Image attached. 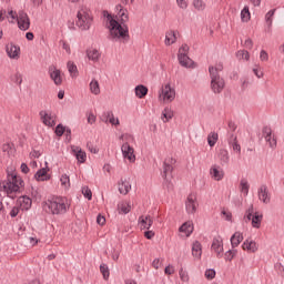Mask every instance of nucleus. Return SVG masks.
<instances>
[{
	"label": "nucleus",
	"mask_w": 284,
	"mask_h": 284,
	"mask_svg": "<svg viewBox=\"0 0 284 284\" xmlns=\"http://www.w3.org/2000/svg\"><path fill=\"white\" fill-rule=\"evenodd\" d=\"M164 273H165L168 276H172V274H174V266L168 265V266L164 268Z\"/></svg>",
	"instance_id": "62"
},
{
	"label": "nucleus",
	"mask_w": 284,
	"mask_h": 284,
	"mask_svg": "<svg viewBox=\"0 0 284 284\" xmlns=\"http://www.w3.org/2000/svg\"><path fill=\"white\" fill-rule=\"evenodd\" d=\"M16 21L18 23L19 30H21L22 32L30 30V17L26 11H18V20Z\"/></svg>",
	"instance_id": "11"
},
{
	"label": "nucleus",
	"mask_w": 284,
	"mask_h": 284,
	"mask_svg": "<svg viewBox=\"0 0 284 284\" xmlns=\"http://www.w3.org/2000/svg\"><path fill=\"white\" fill-rule=\"evenodd\" d=\"M260 60H261V61H270V54H267V51L262 50V51L260 52Z\"/></svg>",
	"instance_id": "60"
},
{
	"label": "nucleus",
	"mask_w": 284,
	"mask_h": 284,
	"mask_svg": "<svg viewBox=\"0 0 284 284\" xmlns=\"http://www.w3.org/2000/svg\"><path fill=\"white\" fill-rule=\"evenodd\" d=\"M237 59H242L244 61H250V52L245 50H240L236 53Z\"/></svg>",
	"instance_id": "53"
},
{
	"label": "nucleus",
	"mask_w": 284,
	"mask_h": 284,
	"mask_svg": "<svg viewBox=\"0 0 284 284\" xmlns=\"http://www.w3.org/2000/svg\"><path fill=\"white\" fill-rule=\"evenodd\" d=\"M67 68L72 79H77L79 77V69L77 68V64H74L73 61H69L67 63Z\"/></svg>",
	"instance_id": "39"
},
{
	"label": "nucleus",
	"mask_w": 284,
	"mask_h": 284,
	"mask_svg": "<svg viewBox=\"0 0 284 284\" xmlns=\"http://www.w3.org/2000/svg\"><path fill=\"white\" fill-rule=\"evenodd\" d=\"M172 116H174V112H172V109L165 108L162 111V121H163V123H168V121H170L172 119Z\"/></svg>",
	"instance_id": "42"
},
{
	"label": "nucleus",
	"mask_w": 284,
	"mask_h": 284,
	"mask_svg": "<svg viewBox=\"0 0 284 284\" xmlns=\"http://www.w3.org/2000/svg\"><path fill=\"white\" fill-rule=\"evenodd\" d=\"M121 152L124 161H129V163H136V154L134 153V146L122 143Z\"/></svg>",
	"instance_id": "10"
},
{
	"label": "nucleus",
	"mask_w": 284,
	"mask_h": 284,
	"mask_svg": "<svg viewBox=\"0 0 284 284\" xmlns=\"http://www.w3.org/2000/svg\"><path fill=\"white\" fill-rule=\"evenodd\" d=\"M116 17L119 21L112 17V14L105 12L104 17H106L108 29L110 32L111 41H121L122 43H128L130 41V29L124 23L130 21V16L128 13V9L123 7V4H116Z\"/></svg>",
	"instance_id": "1"
},
{
	"label": "nucleus",
	"mask_w": 284,
	"mask_h": 284,
	"mask_svg": "<svg viewBox=\"0 0 284 284\" xmlns=\"http://www.w3.org/2000/svg\"><path fill=\"white\" fill-rule=\"evenodd\" d=\"M211 77V90L214 94H221L225 90V80L221 77L223 72V63H217L214 67L209 68Z\"/></svg>",
	"instance_id": "3"
},
{
	"label": "nucleus",
	"mask_w": 284,
	"mask_h": 284,
	"mask_svg": "<svg viewBox=\"0 0 284 284\" xmlns=\"http://www.w3.org/2000/svg\"><path fill=\"white\" fill-rule=\"evenodd\" d=\"M6 50L9 59L18 60L19 57H21V48L19 45L9 43L7 44Z\"/></svg>",
	"instance_id": "17"
},
{
	"label": "nucleus",
	"mask_w": 284,
	"mask_h": 284,
	"mask_svg": "<svg viewBox=\"0 0 284 284\" xmlns=\"http://www.w3.org/2000/svg\"><path fill=\"white\" fill-rule=\"evenodd\" d=\"M254 214H256V212H254V205L251 204V205L248 206V209H247V210L245 211V213H244V220H245V221H252Z\"/></svg>",
	"instance_id": "46"
},
{
	"label": "nucleus",
	"mask_w": 284,
	"mask_h": 284,
	"mask_svg": "<svg viewBox=\"0 0 284 284\" xmlns=\"http://www.w3.org/2000/svg\"><path fill=\"white\" fill-rule=\"evenodd\" d=\"M102 121L103 123H110L111 125H121L119 118H115L112 111H105L102 114Z\"/></svg>",
	"instance_id": "20"
},
{
	"label": "nucleus",
	"mask_w": 284,
	"mask_h": 284,
	"mask_svg": "<svg viewBox=\"0 0 284 284\" xmlns=\"http://www.w3.org/2000/svg\"><path fill=\"white\" fill-rule=\"evenodd\" d=\"M240 192L243 196H247V194H250V181L245 178L240 181Z\"/></svg>",
	"instance_id": "37"
},
{
	"label": "nucleus",
	"mask_w": 284,
	"mask_h": 284,
	"mask_svg": "<svg viewBox=\"0 0 284 284\" xmlns=\"http://www.w3.org/2000/svg\"><path fill=\"white\" fill-rule=\"evenodd\" d=\"M240 17H241L242 23H250L252 19V13L250 12L248 6H244V8L241 10Z\"/></svg>",
	"instance_id": "36"
},
{
	"label": "nucleus",
	"mask_w": 284,
	"mask_h": 284,
	"mask_svg": "<svg viewBox=\"0 0 284 284\" xmlns=\"http://www.w3.org/2000/svg\"><path fill=\"white\" fill-rule=\"evenodd\" d=\"M211 251L214 252L216 255V258H223V237L221 235H217L213 239L211 244Z\"/></svg>",
	"instance_id": "13"
},
{
	"label": "nucleus",
	"mask_w": 284,
	"mask_h": 284,
	"mask_svg": "<svg viewBox=\"0 0 284 284\" xmlns=\"http://www.w3.org/2000/svg\"><path fill=\"white\" fill-rule=\"evenodd\" d=\"M87 57L89 61H92L93 63H99L101 59V51L99 49L90 48L87 50Z\"/></svg>",
	"instance_id": "23"
},
{
	"label": "nucleus",
	"mask_w": 284,
	"mask_h": 284,
	"mask_svg": "<svg viewBox=\"0 0 284 284\" xmlns=\"http://www.w3.org/2000/svg\"><path fill=\"white\" fill-rule=\"evenodd\" d=\"M262 223H263V213L255 212L253 215V219H251L252 227H254L255 230H260Z\"/></svg>",
	"instance_id": "31"
},
{
	"label": "nucleus",
	"mask_w": 284,
	"mask_h": 284,
	"mask_svg": "<svg viewBox=\"0 0 284 284\" xmlns=\"http://www.w3.org/2000/svg\"><path fill=\"white\" fill-rule=\"evenodd\" d=\"M236 254H239V251L236 248L232 247V250H229L224 253V261L232 262L234 260V257L236 256Z\"/></svg>",
	"instance_id": "43"
},
{
	"label": "nucleus",
	"mask_w": 284,
	"mask_h": 284,
	"mask_svg": "<svg viewBox=\"0 0 284 284\" xmlns=\"http://www.w3.org/2000/svg\"><path fill=\"white\" fill-rule=\"evenodd\" d=\"M161 103H172L176 99V89L170 82L163 84L158 93Z\"/></svg>",
	"instance_id": "6"
},
{
	"label": "nucleus",
	"mask_w": 284,
	"mask_h": 284,
	"mask_svg": "<svg viewBox=\"0 0 284 284\" xmlns=\"http://www.w3.org/2000/svg\"><path fill=\"white\" fill-rule=\"evenodd\" d=\"M17 205L22 212H28L32 207V199L28 195H22L17 200Z\"/></svg>",
	"instance_id": "15"
},
{
	"label": "nucleus",
	"mask_w": 284,
	"mask_h": 284,
	"mask_svg": "<svg viewBox=\"0 0 284 284\" xmlns=\"http://www.w3.org/2000/svg\"><path fill=\"white\" fill-rule=\"evenodd\" d=\"M34 179L36 181H50V176L48 175V168H42L40 170L37 171V173L34 174Z\"/></svg>",
	"instance_id": "35"
},
{
	"label": "nucleus",
	"mask_w": 284,
	"mask_h": 284,
	"mask_svg": "<svg viewBox=\"0 0 284 284\" xmlns=\"http://www.w3.org/2000/svg\"><path fill=\"white\" fill-rule=\"evenodd\" d=\"M204 276L207 281H213V278H216V271L214 268H209L205 271Z\"/></svg>",
	"instance_id": "52"
},
{
	"label": "nucleus",
	"mask_w": 284,
	"mask_h": 284,
	"mask_svg": "<svg viewBox=\"0 0 284 284\" xmlns=\"http://www.w3.org/2000/svg\"><path fill=\"white\" fill-rule=\"evenodd\" d=\"M118 185H119L120 194H123V195L129 194L130 190H132V184L128 179H121Z\"/></svg>",
	"instance_id": "24"
},
{
	"label": "nucleus",
	"mask_w": 284,
	"mask_h": 284,
	"mask_svg": "<svg viewBox=\"0 0 284 284\" xmlns=\"http://www.w3.org/2000/svg\"><path fill=\"white\" fill-rule=\"evenodd\" d=\"M2 187L7 194L19 192V190L23 187V180L21 176L17 175V172L7 171V181L3 182Z\"/></svg>",
	"instance_id": "4"
},
{
	"label": "nucleus",
	"mask_w": 284,
	"mask_h": 284,
	"mask_svg": "<svg viewBox=\"0 0 284 284\" xmlns=\"http://www.w3.org/2000/svg\"><path fill=\"white\" fill-rule=\"evenodd\" d=\"M257 196H258V200L262 201V203H265L266 205L272 200V197L270 195V190L267 189V186L265 184H262L258 187Z\"/></svg>",
	"instance_id": "16"
},
{
	"label": "nucleus",
	"mask_w": 284,
	"mask_h": 284,
	"mask_svg": "<svg viewBox=\"0 0 284 284\" xmlns=\"http://www.w3.org/2000/svg\"><path fill=\"white\" fill-rule=\"evenodd\" d=\"M55 134L57 136H61L62 134H65V126H63V124H58L55 128Z\"/></svg>",
	"instance_id": "56"
},
{
	"label": "nucleus",
	"mask_w": 284,
	"mask_h": 284,
	"mask_svg": "<svg viewBox=\"0 0 284 284\" xmlns=\"http://www.w3.org/2000/svg\"><path fill=\"white\" fill-rule=\"evenodd\" d=\"M176 163V160L172 156L165 158L162 166L161 176L164 179V181H170L172 179V172L174 171V165Z\"/></svg>",
	"instance_id": "7"
},
{
	"label": "nucleus",
	"mask_w": 284,
	"mask_h": 284,
	"mask_svg": "<svg viewBox=\"0 0 284 284\" xmlns=\"http://www.w3.org/2000/svg\"><path fill=\"white\" fill-rule=\"evenodd\" d=\"M262 136L264 139V141H266L268 148H271V150H276V145H278V141L276 139V134L274 133V131L272 130L271 126H264L262 130Z\"/></svg>",
	"instance_id": "8"
},
{
	"label": "nucleus",
	"mask_w": 284,
	"mask_h": 284,
	"mask_svg": "<svg viewBox=\"0 0 284 284\" xmlns=\"http://www.w3.org/2000/svg\"><path fill=\"white\" fill-rule=\"evenodd\" d=\"M19 210H20L19 206H13L12 210L10 211V217L14 219V217L19 216Z\"/></svg>",
	"instance_id": "61"
},
{
	"label": "nucleus",
	"mask_w": 284,
	"mask_h": 284,
	"mask_svg": "<svg viewBox=\"0 0 284 284\" xmlns=\"http://www.w3.org/2000/svg\"><path fill=\"white\" fill-rule=\"evenodd\" d=\"M217 159L222 166L227 165L230 163V152L225 149H221L217 153Z\"/></svg>",
	"instance_id": "30"
},
{
	"label": "nucleus",
	"mask_w": 284,
	"mask_h": 284,
	"mask_svg": "<svg viewBox=\"0 0 284 284\" xmlns=\"http://www.w3.org/2000/svg\"><path fill=\"white\" fill-rule=\"evenodd\" d=\"M39 116L47 128H54L57 125V114L52 113V111L42 110L39 112Z\"/></svg>",
	"instance_id": "9"
},
{
	"label": "nucleus",
	"mask_w": 284,
	"mask_h": 284,
	"mask_svg": "<svg viewBox=\"0 0 284 284\" xmlns=\"http://www.w3.org/2000/svg\"><path fill=\"white\" fill-rule=\"evenodd\" d=\"M11 81L17 85H21V83H23V75L18 71L11 77Z\"/></svg>",
	"instance_id": "51"
},
{
	"label": "nucleus",
	"mask_w": 284,
	"mask_h": 284,
	"mask_svg": "<svg viewBox=\"0 0 284 284\" xmlns=\"http://www.w3.org/2000/svg\"><path fill=\"white\" fill-rule=\"evenodd\" d=\"M138 223L141 230H150L154 223V220H152V216L150 215H141L138 220Z\"/></svg>",
	"instance_id": "21"
},
{
	"label": "nucleus",
	"mask_w": 284,
	"mask_h": 284,
	"mask_svg": "<svg viewBox=\"0 0 284 284\" xmlns=\"http://www.w3.org/2000/svg\"><path fill=\"white\" fill-rule=\"evenodd\" d=\"M70 200L65 196H55L42 202V210L53 216H63L70 210Z\"/></svg>",
	"instance_id": "2"
},
{
	"label": "nucleus",
	"mask_w": 284,
	"mask_h": 284,
	"mask_svg": "<svg viewBox=\"0 0 284 284\" xmlns=\"http://www.w3.org/2000/svg\"><path fill=\"white\" fill-rule=\"evenodd\" d=\"M135 97H138V99H143L145 97H148V87L143 85V84H139L135 87Z\"/></svg>",
	"instance_id": "40"
},
{
	"label": "nucleus",
	"mask_w": 284,
	"mask_h": 284,
	"mask_svg": "<svg viewBox=\"0 0 284 284\" xmlns=\"http://www.w3.org/2000/svg\"><path fill=\"white\" fill-rule=\"evenodd\" d=\"M222 216H223L224 221L232 222V212H230L227 210H223L222 211Z\"/></svg>",
	"instance_id": "57"
},
{
	"label": "nucleus",
	"mask_w": 284,
	"mask_h": 284,
	"mask_svg": "<svg viewBox=\"0 0 284 284\" xmlns=\"http://www.w3.org/2000/svg\"><path fill=\"white\" fill-rule=\"evenodd\" d=\"M50 79L53 80L55 85H61L63 83V78L61 77V70L57 69V67L49 68Z\"/></svg>",
	"instance_id": "19"
},
{
	"label": "nucleus",
	"mask_w": 284,
	"mask_h": 284,
	"mask_svg": "<svg viewBox=\"0 0 284 284\" xmlns=\"http://www.w3.org/2000/svg\"><path fill=\"white\" fill-rule=\"evenodd\" d=\"M100 272H101L104 281H108V278H110V268L108 267V264H101Z\"/></svg>",
	"instance_id": "49"
},
{
	"label": "nucleus",
	"mask_w": 284,
	"mask_h": 284,
	"mask_svg": "<svg viewBox=\"0 0 284 284\" xmlns=\"http://www.w3.org/2000/svg\"><path fill=\"white\" fill-rule=\"evenodd\" d=\"M72 152L78 163H85V161L88 160V154L85 153V151L81 150V148L75 146L72 149Z\"/></svg>",
	"instance_id": "26"
},
{
	"label": "nucleus",
	"mask_w": 284,
	"mask_h": 284,
	"mask_svg": "<svg viewBox=\"0 0 284 284\" xmlns=\"http://www.w3.org/2000/svg\"><path fill=\"white\" fill-rule=\"evenodd\" d=\"M190 47L187 44H182L178 51V58L180 57H189Z\"/></svg>",
	"instance_id": "47"
},
{
	"label": "nucleus",
	"mask_w": 284,
	"mask_h": 284,
	"mask_svg": "<svg viewBox=\"0 0 284 284\" xmlns=\"http://www.w3.org/2000/svg\"><path fill=\"white\" fill-rule=\"evenodd\" d=\"M230 145L231 148H233L234 152H237L239 154H241V144H239V142H233Z\"/></svg>",
	"instance_id": "64"
},
{
	"label": "nucleus",
	"mask_w": 284,
	"mask_h": 284,
	"mask_svg": "<svg viewBox=\"0 0 284 284\" xmlns=\"http://www.w3.org/2000/svg\"><path fill=\"white\" fill-rule=\"evenodd\" d=\"M241 243H243V233L237 231L231 236V245L236 250Z\"/></svg>",
	"instance_id": "32"
},
{
	"label": "nucleus",
	"mask_w": 284,
	"mask_h": 284,
	"mask_svg": "<svg viewBox=\"0 0 284 284\" xmlns=\"http://www.w3.org/2000/svg\"><path fill=\"white\" fill-rule=\"evenodd\" d=\"M132 211V203L128 201H121L118 203V214H130Z\"/></svg>",
	"instance_id": "27"
},
{
	"label": "nucleus",
	"mask_w": 284,
	"mask_h": 284,
	"mask_svg": "<svg viewBox=\"0 0 284 284\" xmlns=\"http://www.w3.org/2000/svg\"><path fill=\"white\" fill-rule=\"evenodd\" d=\"M242 250H244V252H248L250 254H255V252H258V244L256 241L247 239L243 242Z\"/></svg>",
	"instance_id": "18"
},
{
	"label": "nucleus",
	"mask_w": 284,
	"mask_h": 284,
	"mask_svg": "<svg viewBox=\"0 0 284 284\" xmlns=\"http://www.w3.org/2000/svg\"><path fill=\"white\" fill-rule=\"evenodd\" d=\"M180 232L185 236H191L192 232H194V223H192V221L184 222L180 226Z\"/></svg>",
	"instance_id": "29"
},
{
	"label": "nucleus",
	"mask_w": 284,
	"mask_h": 284,
	"mask_svg": "<svg viewBox=\"0 0 284 284\" xmlns=\"http://www.w3.org/2000/svg\"><path fill=\"white\" fill-rule=\"evenodd\" d=\"M192 256L195 261H201V256H203V245L199 241H194L192 243Z\"/></svg>",
	"instance_id": "22"
},
{
	"label": "nucleus",
	"mask_w": 284,
	"mask_h": 284,
	"mask_svg": "<svg viewBox=\"0 0 284 284\" xmlns=\"http://www.w3.org/2000/svg\"><path fill=\"white\" fill-rule=\"evenodd\" d=\"M60 183H61V186L64 189V190H70V175L68 174H62L60 176Z\"/></svg>",
	"instance_id": "44"
},
{
	"label": "nucleus",
	"mask_w": 284,
	"mask_h": 284,
	"mask_svg": "<svg viewBox=\"0 0 284 284\" xmlns=\"http://www.w3.org/2000/svg\"><path fill=\"white\" fill-rule=\"evenodd\" d=\"M89 91L94 95L99 97L101 94V84L99 83V80L92 79L89 83Z\"/></svg>",
	"instance_id": "28"
},
{
	"label": "nucleus",
	"mask_w": 284,
	"mask_h": 284,
	"mask_svg": "<svg viewBox=\"0 0 284 284\" xmlns=\"http://www.w3.org/2000/svg\"><path fill=\"white\" fill-rule=\"evenodd\" d=\"M179 277L182 283H190V273H187V271L184 268L179 270Z\"/></svg>",
	"instance_id": "45"
},
{
	"label": "nucleus",
	"mask_w": 284,
	"mask_h": 284,
	"mask_svg": "<svg viewBox=\"0 0 284 284\" xmlns=\"http://www.w3.org/2000/svg\"><path fill=\"white\" fill-rule=\"evenodd\" d=\"M62 49L67 52V54H72V50L70 49V44L65 41H62Z\"/></svg>",
	"instance_id": "63"
},
{
	"label": "nucleus",
	"mask_w": 284,
	"mask_h": 284,
	"mask_svg": "<svg viewBox=\"0 0 284 284\" xmlns=\"http://www.w3.org/2000/svg\"><path fill=\"white\" fill-rule=\"evenodd\" d=\"M77 18L78 20L75 22V26H78L80 30L87 31L92 28V22L94 21V18L92 17V11H90V9H80L78 11Z\"/></svg>",
	"instance_id": "5"
},
{
	"label": "nucleus",
	"mask_w": 284,
	"mask_h": 284,
	"mask_svg": "<svg viewBox=\"0 0 284 284\" xmlns=\"http://www.w3.org/2000/svg\"><path fill=\"white\" fill-rule=\"evenodd\" d=\"M275 13H276V9H273V10H270L265 14V22L267 23L266 32H272V23H273V19H274Z\"/></svg>",
	"instance_id": "38"
},
{
	"label": "nucleus",
	"mask_w": 284,
	"mask_h": 284,
	"mask_svg": "<svg viewBox=\"0 0 284 284\" xmlns=\"http://www.w3.org/2000/svg\"><path fill=\"white\" fill-rule=\"evenodd\" d=\"M253 74H255L256 79H263L264 77V72H263V68H261V65L255 64L252 69Z\"/></svg>",
	"instance_id": "48"
},
{
	"label": "nucleus",
	"mask_w": 284,
	"mask_h": 284,
	"mask_svg": "<svg viewBox=\"0 0 284 284\" xmlns=\"http://www.w3.org/2000/svg\"><path fill=\"white\" fill-rule=\"evenodd\" d=\"M8 17H10V19L12 21H17L19 19V13H17V11H14V10H9L8 11Z\"/></svg>",
	"instance_id": "59"
},
{
	"label": "nucleus",
	"mask_w": 284,
	"mask_h": 284,
	"mask_svg": "<svg viewBox=\"0 0 284 284\" xmlns=\"http://www.w3.org/2000/svg\"><path fill=\"white\" fill-rule=\"evenodd\" d=\"M178 60L180 65H182V68H187V69L196 68V63L194 62V60L190 58V55H182L178 58Z\"/></svg>",
	"instance_id": "25"
},
{
	"label": "nucleus",
	"mask_w": 284,
	"mask_h": 284,
	"mask_svg": "<svg viewBox=\"0 0 284 284\" xmlns=\"http://www.w3.org/2000/svg\"><path fill=\"white\" fill-rule=\"evenodd\" d=\"M185 210L187 214H196V210H199V200L196 194L192 193L186 197Z\"/></svg>",
	"instance_id": "12"
},
{
	"label": "nucleus",
	"mask_w": 284,
	"mask_h": 284,
	"mask_svg": "<svg viewBox=\"0 0 284 284\" xmlns=\"http://www.w3.org/2000/svg\"><path fill=\"white\" fill-rule=\"evenodd\" d=\"M209 174L213 181H223L225 179V171L217 164H213L210 168Z\"/></svg>",
	"instance_id": "14"
},
{
	"label": "nucleus",
	"mask_w": 284,
	"mask_h": 284,
	"mask_svg": "<svg viewBox=\"0 0 284 284\" xmlns=\"http://www.w3.org/2000/svg\"><path fill=\"white\" fill-rule=\"evenodd\" d=\"M163 265V260L161 258H155L152 262V267H154V270H159L160 267H162Z\"/></svg>",
	"instance_id": "58"
},
{
	"label": "nucleus",
	"mask_w": 284,
	"mask_h": 284,
	"mask_svg": "<svg viewBox=\"0 0 284 284\" xmlns=\"http://www.w3.org/2000/svg\"><path fill=\"white\" fill-rule=\"evenodd\" d=\"M192 7L195 12H205V10H207V2H205L204 0H193Z\"/></svg>",
	"instance_id": "34"
},
{
	"label": "nucleus",
	"mask_w": 284,
	"mask_h": 284,
	"mask_svg": "<svg viewBox=\"0 0 284 284\" xmlns=\"http://www.w3.org/2000/svg\"><path fill=\"white\" fill-rule=\"evenodd\" d=\"M176 6L180 10H187V0H176Z\"/></svg>",
	"instance_id": "55"
},
{
	"label": "nucleus",
	"mask_w": 284,
	"mask_h": 284,
	"mask_svg": "<svg viewBox=\"0 0 284 284\" xmlns=\"http://www.w3.org/2000/svg\"><path fill=\"white\" fill-rule=\"evenodd\" d=\"M176 34L179 33L174 30L166 31L164 40L165 45H174V43H176Z\"/></svg>",
	"instance_id": "33"
},
{
	"label": "nucleus",
	"mask_w": 284,
	"mask_h": 284,
	"mask_svg": "<svg viewBox=\"0 0 284 284\" xmlns=\"http://www.w3.org/2000/svg\"><path fill=\"white\" fill-rule=\"evenodd\" d=\"M217 142H219V133L216 132L209 133L207 144L210 145V148H214V145H216Z\"/></svg>",
	"instance_id": "41"
},
{
	"label": "nucleus",
	"mask_w": 284,
	"mask_h": 284,
	"mask_svg": "<svg viewBox=\"0 0 284 284\" xmlns=\"http://www.w3.org/2000/svg\"><path fill=\"white\" fill-rule=\"evenodd\" d=\"M82 194L84 199H88V201H92V191L89 187H82Z\"/></svg>",
	"instance_id": "54"
},
{
	"label": "nucleus",
	"mask_w": 284,
	"mask_h": 284,
	"mask_svg": "<svg viewBox=\"0 0 284 284\" xmlns=\"http://www.w3.org/2000/svg\"><path fill=\"white\" fill-rule=\"evenodd\" d=\"M120 140L123 141V143H128V145H130V143H134V135L124 133L120 136Z\"/></svg>",
	"instance_id": "50"
}]
</instances>
